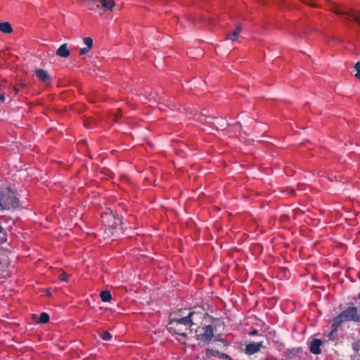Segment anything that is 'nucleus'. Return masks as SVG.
<instances>
[{
  "label": "nucleus",
  "mask_w": 360,
  "mask_h": 360,
  "mask_svg": "<svg viewBox=\"0 0 360 360\" xmlns=\"http://www.w3.org/2000/svg\"><path fill=\"white\" fill-rule=\"evenodd\" d=\"M356 304L358 307H354L352 303L334 318L331 325L333 330H337L338 328L345 321H352L354 323L360 321V302H356Z\"/></svg>",
  "instance_id": "1"
},
{
  "label": "nucleus",
  "mask_w": 360,
  "mask_h": 360,
  "mask_svg": "<svg viewBox=\"0 0 360 360\" xmlns=\"http://www.w3.org/2000/svg\"><path fill=\"white\" fill-rule=\"evenodd\" d=\"M169 333L176 334L181 336L184 340L186 339V331L190 329L191 331L194 330L191 328L187 316L179 319H170L167 326Z\"/></svg>",
  "instance_id": "2"
},
{
  "label": "nucleus",
  "mask_w": 360,
  "mask_h": 360,
  "mask_svg": "<svg viewBox=\"0 0 360 360\" xmlns=\"http://www.w3.org/2000/svg\"><path fill=\"white\" fill-rule=\"evenodd\" d=\"M20 206V200L14 191L8 186L5 190L0 191V210L16 209Z\"/></svg>",
  "instance_id": "3"
},
{
  "label": "nucleus",
  "mask_w": 360,
  "mask_h": 360,
  "mask_svg": "<svg viewBox=\"0 0 360 360\" xmlns=\"http://www.w3.org/2000/svg\"><path fill=\"white\" fill-rule=\"evenodd\" d=\"M195 338L204 345L209 344L214 337V330L211 324L198 326L195 329Z\"/></svg>",
  "instance_id": "4"
},
{
  "label": "nucleus",
  "mask_w": 360,
  "mask_h": 360,
  "mask_svg": "<svg viewBox=\"0 0 360 360\" xmlns=\"http://www.w3.org/2000/svg\"><path fill=\"white\" fill-rule=\"evenodd\" d=\"M186 316L192 328L195 326H198L206 323L207 316H208L205 310L200 307L190 311Z\"/></svg>",
  "instance_id": "5"
},
{
  "label": "nucleus",
  "mask_w": 360,
  "mask_h": 360,
  "mask_svg": "<svg viewBox=\"0 0 360 360\" xmlns=\"http://www.w3.org/2000/svg\"><path fill=\"white\" fill-rule=\"evenodd\" d=\"M101 220L105 226L113 229H117L120 226L122 225V218L114 214L112 211L110 210L101 216Z\"/></svg>",
  "instance_id": "6"
},
{
  "label": "nucleus",
  "mask_w": 360,
  "mask_h": 360,
  "mask_svg": "<svg viewBox=\"0 0 360 360\" xmlns=\"http://www.w3.org/2000/svg\"><path fill=\"white\" fill-rule=\"evenodd\" d=\"M331 9L335 13L341 15L345 20H354L357 22H360V13L357 14L354 11L348 8H341L336 4H334Z\"/></svg>",
  "instance_id": "7"
},
{
  "label": "nucleus",
  "mask_w": 360,
  "mask_h": 360,
  "mask_svg": "<svg viewBox=\"0 0 360 360\" xmlns=\"http://www.w3.org/2000/svg\"><path fill=\"white\" fill-rule=\"evenodd\" d=\"M34 73L38 80L44 84H49L51 82V77L48 71L41 68H36Z\"/></svg>",
  "instance_id": "8"
},
{
  "label": "nucleus",
  "mask_w": 360,
  "mask_h": 360,
  "mask_svg": "<svg viewBox=\"0 0 360 360\" xmlns=\"http://www.w3.org/2000/svg\"><path fill=\"white\" fill-rule=\"evenodd\" d=\"M212 122H209L210 127L216 130H224L227 127L228 124L226 120L223 118H215L211 120Z\"/></svg>",
  "instance_id": "9"
},
{
  "label": "nucleus",
  "mask_w": 360,
  "mask_h": 360,
  "mask_svg": "<svg viewBox=\"0 0 360 360\" xmlns=\"http://www.w3.org/2000/svg\"><path fill=\"white\" fill-rule=\"evenodd\" d=\"M262 346H263L262 342H252V343L248 344L245 346V354L248 355L254 354L257 353V352H259Z\"/></svg>",
  "instance_id": "10"
},
{
  "label": "nucleus",
  "mask_w": 360,
  "mask_h": 360,
  "mask_svg": "<svg viewBox=\"0 0 360 360\" xmlns=\"http://www.w3.org/2000/svg\"><path fill=\"white\" fill-rule=\"evenodd\" d=\"M322 341L319 339H314L310 344L309 351L314 354H319L321 353L320 348L322 345Z\"/></svg>",
  "instance_id": "11"
},
{
  "label": "nucleus",
  "mask_w": 360,
  "mask_h": 360,
  "mask_svg": "<svg viewBox=\"0 0 360 360\" xmlns=\"http://www.w3.org/2000/svg\"><path fill=\"white\" fill-rule=\"evenodd\" d=\"M70 54L67 44H63L56 51V55L62 58H68Z\"/></svg>",
  "instance_id": "12"
},
{
  "label": "nucleus",
  "mask_w": 360,
  "mask_h": 360,
  "mask_svg": "<svg viewBox=\"0 0 360 360\" xmlns=\"http://www.w3.org/2000/svg\"><path fill=\"white\" fill-rule=\"evenodd\" d=\"M0 30L4 33L10 34L13 32V28L9 22H4L0 23Z\"/></svg>",
  "instance_id": "13"
},
{
  "label": "nucleus",
  "mask_w": 360,
  "mask_h": 360,
  "mask_svg": "<svg viewBox=\"0 0 360 360\" xmlns=\"http://www.w3.org/2000/svg\"><path fill=\"white\" fill-rule=\"evenodd\" d=\"M102 6L105 10H112L115 6V1L113 0H99Z\"/></svg>",
  "instance_id": "14"
},
{
  "label": "nucleus",
  "mask_w": 360,
  "mask_h": 360,
  "mask_svg": "<svg viewBox=\"0 0 360 360\" xmlns=\"http://www.w3.org/2000/svg\"><path fill=\"white\" fill-rule=\"evenodd\" d=\"M101 300L104 302H110L112 299L111 293L109 290H103L100 293Z\"/></svg>",
  "instance_id": "15"
},
{
  "label": "nucleus",
  "mask_w": 360,
  "mask_h": 360,
  "mask_svg": "<svg viewBox=\"0 0 360 360\" xmlns=\"http://www.w3.org/2000/svg\"><path fill=\"white\" fill-rule=\"evenodd\" d=\"M219 352L214 349L207 348L205 350V355L207 358L210 359L212 357H218Z\"/></svg>",
  "instance_id": "16"
},
{
  "label": "nucleus",
  "mask_w": 360,
  "mask_h": 360,
  "mask_svg": "<svg viewBox=\"0 0 360 360\" xmlns=\"http://www.w3.org/2000/svg\"><path fill=\"white\" fill-rule=\"evenodd\" d=\"M7 233L4 228L0 225V245L7 242Z\"/></svg>",
  "instance_id": "17"
},
{
  "label": "nucleus",
  "mask_w": 360,
  "mask_h": 360,
  "mask_svg": "<svg viewBox=\"0 0 360 360\" xmlns=\"http://www.w3.org/2000/svg\"><path fill=\"white\" fill-rule=\"evenodd\" d=\"M49 321V315L46 312H42L39 315V321L38 322L40 323H46Z\"/></svg>",
  "instance_id": "18"
},
{
  "label": "nucleus",
  "mask_w": 360,
  "mask_h": 360,
  "mask_svg": "<svg viewBox=\"0 0 360 360\" xmlns=\"http://www.w3.org/2000/svg\"><path fill=\"white\" fill-rule=\"evenodd\" d=\"M101 338L103 340H110L112 339V335L108 331H103L99 333Z\"/></svg>",
  "instance_id": "19"
},
{
  "label": "nucleus",
  "mask_w": 360,
  "mask_h": 360,
  "mask_svg": "<svg viewBox=\"0 0 360 360\" xmlns=\"http://www.w3.org/2000/svg\"><path fill=\"white\" fill-rule=\"evenodd\" d=\"M6 271L5 266H4L1 259H0V283L6 279L4 273Z\"/></svg>",
  "instance_id": "20"
},
{
  "label": "nucleus",
  "mask_w": 360,
  "mask_h": 360,
  "mask_svg": "<svg viewBox=\"0 0 360 360\" xmlns=\"http://www.w3.org/2000/svg\"><path fill=\"white\" fill-rule=\"evenodd\" d=\"M213 119H214L213 117H210L201 116L199 117V121L201 122L202 123L206 124L210 127V124L209 123V122H212L211 120H213Z\"/></svg>",
  "instance_id": "21"
},
{
  "label": "nucleus",
  "mask_w": 360,
  "mask_h": 360,
  "mask_svg": "<svg viewBox=\"0 0 360 360\" xmlns=\"http://www.w3.org/2000/svg\"><path fill=\"white\" fill-rule=\"evenodd\" d=\"M84 44L86 45V47H89V49H91L93 46V39L91 37H84L83 39Z\"/></svg>",
  "instance_id": "22"
},
{
  "label": "nucleus",
  "mask_w": 360,
  "mask_h": 360,
  "mask_svg": "<svg viewBox=\"0 0 360 360\" xmlns=\"http://www.w3.org/2000/svg\"><path fill=\"white\" fill-rule=\"evenodd\" d=\"M238 35L237 34V32L233 31L226 34V39L233 41L238 38Z\"/></svg>",
  "instance_id": "23"
},
{
  "label": "nucleus",
  "mask_w": 360,
  "mask_h": 360,
  "mask_svg": "<svg viewBox=\"0 0 360 360\" xmlns=\"http://www.w3.org/2000/svg\"><path fill=\"white\" fill-rule=\"evenodd\" d=\"M354 68L356 70V73L355 74V77L360 80V60L358 61L354 66Z\"/></svg>",
  "instance_id": "24"
},
{
  "label": "nucleus",
  "mask_w": 360,
  "mask_h": 360,
  "mask_svg": "<svg viewBox=\"0 0 360 360\" xmlns=\"http://www.w3.org/2000/svg\"><path fill=\"white\" fill-rule=\"evenodd\" d=\"M58 278H60V280L65 282H68L69 280V276L65 271H63L61 274H60Z\"/></svg>",
  "instance_id": "25"
},
{
  "label": "nucleus",
  "mask_w": 360,
  "mask_h": 360,
  "mask_svg": "<svg viewBox=\"0 0 360 360\" xmlns=\"http://www.w3.org/2000/svg\"><path fill=\"white\" fill-rule=\"evenodd\" d=\"M156 96L159 98L158 94H156ZM160 99L162 100V102L165 103V105H167L169 107H173L174 105L171 100L169 99H165V98H160Z\"/></svg>",
  "instance_id": "26"
},
{
  "label": "nucleus",
  "mask_w": 360,
  "mask_h": 360,
  "mask_svg": "<svg viewBox=\"0 0 360 360\" xmlns=\"http://www.w3.org/2000/svg\"><path fill=\"white\" fill-rule=\"evenodd\" d=\"M218 357L221 359L232 360L230 356L227 355L225 353H221L220 352Z\"/></svg>",
  "instance_id": "27"
},
{
  "label": "nucleus",
  "mask_w": 360,
  "mask_h": 360,
  "mask_svg": "<svg viewBox=\"0 0 360 360\" xmlns=\"http://www.w3.org/2000/svg\"><path fill=\"white\" fill-rule=\"evenodd\" d=\"M91 49H89V47H84L82 49H81L80 51H79V54L80 55H86L89 53V51H90Z\"/></svg>",
  "instance_id": "28"
},
{
  "label": "nucleus",
  "mask_w": 360,
  "mask_h": 360,
  "mask_svg": "<svg viewBox=\"0 0 360 360\" xmlns=\"http://www.w3.org/2000/svg\"><path fill=\"white\" fill-rule=\"evenodd\" d=\"M303 2L306 4H308L309 6H311V7H318V5L316 4H312L311 3V0H302Z\"/></svg>",
  "instance_id": "29"
},
{
  "label": "nucleus",
  "mask_w": 360,
  "mask_h": 360,
  "mask_svg": "<svg viewBox=\"0 0 360 360\" xmlns=\"http://www.w3.org/2000/svg\"><path fill=\"white\" fill-rule=\"evenodd\" d=\"M233 32H237V34L239 35V34L241 32V27H240V25H238L236 28V30Z\"/></svg>",
  "instance_id": "30"
},
{
  "label": "nucleus",
  "mask_w": 360,
  "mask_h": 360,
  "mask_svg": "<svg viewBox=\"0 0 360 360\" xmlns=\"http://www.w3.org/2000/svg\"><path fill=\"white\" fill-rule=\"evenodd\" d=\"M84 127H86V128H91V126L90 124V122H89V121H85L84 122Z\"/></svg>",
  "instance_id": "31"
},
{
  "label": "nucleus",
  "mask_w": 360,
  "mask_h": 360,
  "mask_svg": "<svg viewBox=\"0 0 360 360\" xmlns=\"http://www.w3.org/2000/svg\"><path fill=\"white\" fill-rule=\"evenodd\" d=\"M258 333V330L255 329V330H252L250 332V335H255Z\"/></svg>",
  "instance_id": "32"
},
{
  "label": "nucleus",
  "mask_w": 360,
  "mask_h": 360,
  "mask_svg": "<svg viewBox=\"0 0 360 360\" xmlns=\"http://www.w3.org/2000/svg\"><path fill=\"white\" fill-rule=\"evenodd\" d=\"M5 96L4 94H0V101L4 102L5 101Z\"/></svg>",
  "instance_id": "33"
},
{
  "label": "nucleus",
  "mask_w": 360,
  "mask_h": 360,
  "mask_svg": "<svg viewBox=\"0 0 360 360\" xmlns=\"http://www.w3.org/2000/svg\"><path fill=\"white\" fill-rule=\"evenodd\" d=\"M335 330H333V328H332V331L329 334V338L330 339H333L332 336L333 335V333L335 332Z\"/></svg>",
  "instance_id": "34"
},
{
  "label": "nucleus",
  "mask_w": 360,
  "mask_h": 360,
  "mask_svg": "<svg viewBox=\"0 0 360 360\" xmlns=\"http://www.w3.org/2000/svg\"><path fill=\"white\" fill-rule=\"evenodd\" d=\"M118 120V117L117 115H115V121H117Z\"/></svg>",
  "instance_id": "35"
},
{
  "label": "nucleus",
  "mask_w": 360,
  "mask_h": 360,
  "mask_svg": "<svg viewBox=\"0 0 360 360\" xmlns=\"http://www.w3.org/2000/svg\"><path fill=\"white\" fill-rule=\"evenodd\" d=\"M47 295H51V292H49V290H47Z\"/></svg>",
  "instance_id": "36"
},
{
  "label": "nucleus",
  "mask_w": 360,
  "mask_h": 360,
  "mask_svg": "<svg viewBox=\"0 0 360 360\" xmlns=\"http://www.w3.org/2000/svg\"><path fill=\"white\" fill-rule=\"evenodd\" d=\"M117 116V117L119 118V117H122V115L120 114V115H116Z\"/></svg>",
  "instance_id": "37"
},
{
  "label": "nucleus",
  "mask_w": 360,
  "mask_h": 360,
  "mask_svg": "<svg viewBox=\"0 0 360 360\" xmlns=\"http://www.w3.org/2000/svg\"><path fill=\"white\" fill-rule=\"evenodd\" d=\"M117 116V117L119 118V117H122V115L120 114V115H116Z\"/></svg>",
  "instance_id": "38"
},
{
  "label": "nucleus",
  "mask_w": 360,
  "mask_h": 360,
  "mask_svg": "<svg viewBox=\"0 0 360 360\" xmlns=\"http://www.w3.org/2000/svg\"><path fill=\"white\" fill-rule=\"evenodd\" d=\"M15 93H18V89L15 88Z\"/></svg>",
  "instance_id": "39"
},
{
  "label": "nucleus",
  "mask_w": 360,
  "mask_h": 360,
  "mask_svg": "<svg viewBox=\"0 0 360 360\" xmlns=\"http://www.w3.org/2000/svg\"><path fill=\"white\" fill-rule=\"evenodd\" d=\"M358 298L360 299V292L358 294Z\"/></svg>",
  "instance_id": "40"
}]
</instances>
